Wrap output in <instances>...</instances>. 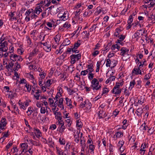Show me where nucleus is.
<instances>
[{"label": "nucleus", "mask_w": 155, "mask_h": 155, "mask_svg": "<svg viewBox=\"0 0 155 155\" xmlns=\"http://www.w3.org/2000/svg\"><path fill=\"white\" fill-rule=\"evenodd\" d=\"M91 84V87L93 88L94 91L98 90L101 87V85H99V82L95 78H94L92 81Z\"/></svg>", "instance_id": "1"}, {"label": "nucleus", "mask_w": 155, "mask_h": 155, "mask_svg": "<svg viewBox=\"0 0 155 155\" xmlns=\"http://www.w3.org/2000/svg\"><path fill=\"white\" fill-rule=\"evenodd\" d=\"M8 49L7 41L0 40V50L5 52Z\"/></svg>", "instance_id": "2"}, {"label": "nucleus", "mask_w": 155, "mask_h": 155, "mask_svg": "<svg viewBox=\"0 0 155 155\" xmlns=\"http://www.w3.org/2000/svg\"><path fill=\"white\" fill-rule=\"evenodd\" d=\"M70 58L71 59V63L74 64L75 62L76 61H78L81 58V54H72L70 56Z\"/></svg>", "instance_id": "3"}, {"label": "nucleus", "mask_w": 155, "mask_h": 155, "mask_svg": "<svg viewBox=\"0 0 155 155\" xmlns=\"http://www.w3.org/2000/svg\"><path fill=\"white\" fill-rule=\"evenodd\" d=\"M10 59L11 60L13 61H22L23 59L19 55H17L16 54H11L10 56Z\"/></svg>", "instance_id": "4"}, {"label": "nucleus", "mask_w": 155, "mask_h": 155, "mask_svg": "<svg viewBox=\"0 0 155 155\" xmlns=\"http://www.w3.org/2000/svg\"><path fill=\"white\" fill-rule=\"evenodd\" d=\"M7 124V121L5 118L2 117L1 123H0V129L2 130H4L5 129L4 127L6 126Z\"/></svg>", "instance_id": "5"}, {"label": "nucleus", "mask_w": 155, "mask_h": 155, "mask_svg": "<svg viewBox=\"0 0 155 155\" xmlns=\"http://www.w3.org/2000/svg\"><path fill=\"white\" fill-rule=\"evenodd\" d=\"M121 91V90L119 89V85H115L114 87L113 88V90L112 91V92L113 94H119Z\"/></svg>", "instance_id": "6"}, {"label": "nucleus", "mask_w": 155, "mask_h": 155, "mask_svg": "<svg viewBox=\"0 0 155 155\" xmlns=\"http://www.w3.org/2000/svg\"><path fill=\"white\" fill-rule=\"evenodd\" d=\"M121 54H122L121 55L122 56H124L125 55H127L128 56L127 58H130V57L129 56V55L128 54L129 50L123 47L121 49Z\"/></svg>", "instance_id": "7"}, {"label": "nucleus", "mask_w": 155, "mask_h": 155, "mask_svg": "<svg viewBox=\"0 0 155 155\" xmlns=\"http://www.w3.org/2000/svg\"><path fill=\"white\" fill-rule=\"evenodd\" d=\"M42 6L40 5L37 6L35 8L34 10H33L34 12L37 15H39L41 12L42 11Z\"/></svg>", "instance_id": "8"}, {"label": "nucleus", "mask_w": 155, "mask_h": 155, "mask_svg": "<svg viewBox=\"0 0 155 155\" xmlns=\"http://www.w3.org/2000/svg\"><path fill=\"white\" fill-rule=\"evenodd\" d=\"M87 105H89V106L88 108V109H90L91 108V103L89 101H88L87 102L86 101H85L84 103H81L80 105V107L82 108L86 106H87Z\"/></svg>", "instance_id": "9"}, {"label": "nucleus", "mask_w": 155, "mask_h": 155, "mask_svg": "<svg viewBox=\"0 0 155 155\" xmlns=\"http://www.w3.org/2000/svg\"><path fill=\"white\" fill-rule=\"evenodd\" d=\"M132 73L133 75H141L142 74L140 68H134L132 71Z\"/></svg>", "instance_id": "10"}, {"label": "nucleus", "mask_w": 155, "mask_h": 155, "mask_svg": "<svg viewBox=\"0 0 155 155\" xmlns=\"http://www.w3.org/2000/svg\"><path fill=\"white\" fill-rule=\"evenodd\" d=\"M105 112L104 111H103L102 110H100L99 111L97 114V115L99 119L105 117L106 116V115H105Z\"/></svg>", "instance_id": "11"}, {"label": "nucleus", "mask_w": 155, "mask_h": 155, "mask_svg": "<svg viewBox=\"0 0 155 155\" xmlns=\"http://www.w3.org/2000/svg\"><path fill=\"white\" fill-rule=\"evenodd\" d=\"M33 131L37 137L39 138L41 136V133L39 129L34 128Z\"/></svg>", "instance_id": "12"}, {"label": "nucleus", "mask_w": 155, "mask_h": 155, "mask_svg": "<svg viewBox=\"0 0 155 155\" xmlns=\"http://www.w3.org/2000/svg\"><path fill=\"white\" fill-rule=\"evenodd\" d=\"M71 43L70 41L68 38H65L61 45L62 46H66L69 45Z\"/></svg>", "instance_id": "13"}, {"label": "nucleus", "mask_w": 155, "mask_h": 155, "mask_svg": "<svg viewBox=\"0 0 155 155\" xmlns=\"http://www.w3.org/2000/svg\"><path fill=\"white\" fill-rule=\"evenodd\" d=\"M77 134H75L74 136V137L75 139L74 141L77 143H78L79 141V135L80 133V132L77 131Z\"/></svg>", "instance_id": "14"}, {"label": "nucleus", "mask_w": 155, "mask_h": 155, "mask_svg": "<svg viewBox=\"0 0 155 155\" xmlns=\"http://www.w3.org/2000/svg\"><path fill=\"white\" fill-rule=\"evenodd\" d=\"M136 82L134 80H133L130 82V86L129 87V89L131 90L134 87V85L135 84Z\"/></svg>", "instance_id": "15"}, {"label": "nucleus", "mask_w": 155, "mask_h": 155, "mask_svg": "<svg viewBox=\"0 0 155 155\" xmlns=\"http://www.w3.org/2000/svg\"><path fill=\"white\" fill-rule=\"evenodd\" d=\"M65 14H64L62 16H61L59 18H60V19L59 20H57V21H59L60 20L63 21H65L68 18V17L65 16Z\"/></svg>", "instance_id": "16"}, {"label": "nucleus", "mask_w": 155, "mask_h": 155, "mask_svg": "<svg viewBox=\"0 0 155 155\" xmlns=\"http://www.w3.org/2000/svg\"><path fill=\"white\" fill-rule=\"evenodd\" d=\"M80 40H78V41L76 43H75L74 45V46L72 47V48L74 49H77V48L80 46Z\"/></svg>", "instance_id": "17"}, {"label": "nucleus", "mask_w": 155, "mask_h": 155, "mask_svg": "<svg viewBox=\"0 0 155 155\" xmlns=\"http://www.w3.org/2000/svg\"><path fill=\"white\" fill-rule=\"evenodd\" d=\"M65 100L67 105L70 107L71 108V107H72V105L71 104V100L68 97L66 98Z\"/></svg>", "instance_id": "18"}, {"label": "nucleus", "mask_w": 155, "mask_h": 155, "mask_svg": "<svg viewBox=\"0 0 155 155\" xmlns=\"http://www.w3.org/2000/svg\"><path fill=\"white\" fill-rule=\"evenodd\" d=\"M51 45L48 44L44 48V49L47 52H49L51 51Z\"/></svg>", "instance_id": "19"}, {"label": "nucleus", "mask_w": 155, "mask_h": 155, "mask_svg": "<svg viewBox=\"0 0 155 155\" xmlns=\"http://www.w3.org/2000/svg\"><path fill=\"white\" fill-rule=\"evenodd\" d=\"M65 128V127L64 125H62L59 126L58 128V130L60 133H62L64 131Z\"/></svg>", "instance_id": "20"}, {"label": "nucleus", "mask_w": 155, "mask_h": 155, "mask_svg": "<svg viewBox=\"0 0 155 155\" xmlns=\"http://www.w3.org/2000/svg\"><path fill=\"white\" fill-rule=\"evenodd\" d=\"M15 67L13 68V70L15 71H17L18 70V69L20 68H21L20 65L18 64V63L17 62H16L15 63Z\"/></svg>", "instance_id": "21"}, {"label": "nucleus", "mask_w": 155, "mask_h": 155, "mask_svg": "<svg viewBox=\"0 0 155 155\" xmlns=\"http://www.w3.org/2000/svg\"><path fill=\"white\" fill-rule=\"evenodd\" d=\"M60 36L58 34L56 35L54 37V39L57 43H58L60 41Z\"/></svg>", "instance_id": "22"}, {"label": "nucleus", "mask_w": 155, "mask_h": 155, "mask_svg": "<svg viewBox=\"0 0 155 155\" xmlns=\"http://www.w3.org/2000/svg\"><path fill=\"white\" fill-rule=\"evenodd\" d=\"M89 148L91 151V153H92L93 154L94 153V151L95 149L94 145H93V144L90 145H89Z\"/></svg>", "instance_id": "23"}, {"label": "nucleus", "mask_w": 155, "mask_h": 155, "mask_svg": "<svg viewBox=\"0 0 155 155\" xmlns=\"http://www.w3.org/2000/svg\"><path fill=\"white\" fill-rule=\"evenodd\" d=\"M114 136L117 138H120L123 136V134L121 132H117L115 134Z\"/></svg>", "instance_id": "24"}, {"label": "nucleus", "mask_w": 155, "mask_h": 155, "mask_svg": "<svg viewBox=\"0 0 155 155\" xmlns=\"http://www.w3.org/2000/svg\"><path fill=\"white\" fill-rule=\"evenodd\" d=\"M147 3H149L150 2L149 4L150 5V7H153L155 5V0H147Z\"/></svg>", "instance_id": "25"}, {"label": "nucleus", "mask_w": 155, "mask_h": 155, "mask_svg": "<svg viewBox=\"0 0 155 155\" xmlns=\"http://www.w3.org/2000/svg\"><path fill=\"white\" fill-rule=\"evenodd\" d=\"M30 17L31 19H36L38 17V15L34 12H33L31 14Z\"/></svg>", "instance_id": "26"}, {"label": "nucleus", "mask_w": 155, "mask_h": 155, "mask_svg": "<svg viewBox=\"0 0 155 155\" xmlns=\"http://www.w3.org/2000/svg\"><path fill=\"white\" fill-rule=\"evenodd\" d=\"M80 143L82 146V148L83 149L85 148L86 147V144H85V140H82V139H80Z\"/></svg>", "instance_id": "27"}, {"label": "nucleus", "mask_w": 155, "mask_h": 155, "mask_svg": "<svg viewBox=\"0 0 155 155\" xmlns=\"http://www.w3.org/2000/svg\"><path fill=\"white\" fill-rule=\"evenodd\" d=\"M93 66V65H91V64L88 65L87 68L88 69L89 71L90 72L89 73H91L92 72L94 71V70L92 68Z\"/></svg>", "instance_id": "28"}, {"label": "nucleus", "mask_w": 155, "mask_h": 155, "mask_svg": "<svg viewBox=\"0 0 155 155\" xmlns=\"http://www.w3.org/2000/svg\"><path fill=\"white\" fill-rule=\"evenodd\" d=\"M14 65V64L12 63V61L10 62L9 64L8 65H7L6 66V68L8 69L12 68Z\"/></svg>", "instance_id": "29"}, {"label": "nucleus", "mask_w": 155, "mask_h": 155, "mask_svg": "<svg viewBox=\"0 0 155 155\" xmlns=\"http://www.w3.org/2000/svg\"><path fill=\"white\" fill-rule=\"evenodd\" d=\"M144 102V97L143 96H141L140 99H139L138 101V102L137 103H138L139 104H142V103Z\"/></svg>", "instance_id": "30"}, {"label": "nucleus", "mask_w": 155, "mask_h": 155, "mask_svg": "<svg viewBox=\"0 0 155 155\" xmlns=\"http://www.w3.org/2000/svg\"><path fill=\"white\" fill-rule=\"evenodd\" d=\"M33 9H28L25 13V15L26 16H29V15H31V14L33 12Z\"/></svg>", "instance_id": "31"}, {"label": "nucleus", "mask_w": 155, "mask_h": 155, "mask_svg": "<svg viewBox=\"0 0 155 155\" xmlns=\"http://www.w3.org/2000/svg\"><path fill=\"white\" fill-rule=\"evenodd\" d=\"M82 124L81 121L79 120H78L76 122V126L80 128H81L82 127Z\"/></svg>", "instance_id": "32"}, {"label": "nucleus", "mask_w": 155, "mask_h": 155, "mask_svg": "<svg viewBox=\"0 0 155 155\" xmlns=\"http://www.w3.org/2000/svg\"><path fill=\"white\" fill-rule=\"evenodd\" d=\"M51 81L50 80H47L45 84V85L46 87H48L51 84Z\"/></svg>", "instance_id": "33"}, {"label": "nucleus", "mask_w": 155, "mask_h": 155, "mask_svg": "<svg viewBox=\"0 0 155 155\" xmlns=\"http://www.w3.org/2000/svg\"><path fill=\"white\" fill-rule=\"evenodd\" d=\"M133 20V18L132 15H130L127 21L128 24H131Z\"/></svg>", "instance_id": "34"}, {"label": "nucleus", "mask_w": 155, "mask_h": 155, "mask_svg": "<svg viewBox=\"0 0 155 155\" xmlns=\"http://www.w3.org/2000/svg\"><path fill=\"white\" fill-rule=\"evenodd\" d=\"M16 96V93H12L11 94H9L8 95V97L10 98L11 100L14 98Z\"/></svg>", "instance_id": "35"}, {"label": "nucleus", "mask_w": 155, "mask_h": 155, "mask_svg": "<svg viewBox=\"0 0 155 155\" xmlns=\"http://www.w3.org/2000/svg\"><path fill=\"white\" fill-rule=\"evenodd\" d=\"M32 144L34 146H39L41 145V143L39 142L33 141Z\"/></svg>", "instance_id": "36"}, {"label": "nucleus", "mask_w": 155, "mask_h": 155, "mask_svg": "<svg viewBox=\"0 0 155 155\" xmlns=\"http://www.w3.org/2000/svg\"><path fill=\"white\" fill-rule=\"evenodd\" d=\"M154 150V148H153L152 147H151L150 148L149 151V152L148 155H153V152H152V151H153Z\"/></svg>", "instance_id": "37"}, {"label": "nucleus", "mask_w": 155, "mask_h": 155, "mask_svg": "<svg viewBox=\"0 0 155 155\" xmlns=\"http://www.w3.org/2000/svg\"><path fill=\"white\" fill-rule=\"evenodd\" d=\"M34 111V109L32 107H28V110L27 111V113H28V112H30V115H31L32 113Z\"/></svg>", "instance_id": "38"}, {"label": "nucleus", "mask_w": 155, "mask_h": 155, "mask_svg": "<svg viewBox=\"0 0 155 155\" xmlns=\"http://www.w3.org/2000/svg\"><path fill=\"white\" fill-rule=\"evenodd\" d=\"M25 87L27 89V91L28 92H30L31 91V86L27 83L25 85Z\"/></svg>", "instance_id": "39"}, {"label": "nucleus", "mask_w": 155, "mask_h": 155, "mask_svg": "<svg viewBox=\"0 0 155 155\" xmlns=\"http://www.w3.org/2000/svg\"><path fill=\"white\" fill-rule=\"evenodd\" d=\"M111 63V61L109 58L107 59L106 65L107 67H110V64Z\"/></svg>", "instance_id": "40"}, {"label": "nucleus", "mask_w": 155, "mask_h": 155, "mask_svg": "<svg viewBox=\"0 0 155 155\" xmlns=\"http://www.w3.org/2000/svg\"><path fill=\"white\" fill-rule=\"evenodd\" d=\"M150 76L151 75L149 73L145 76L144 79L145 80H147L150 78Z\"/></svg>", "instance_id": "41"}, {"label": "nucleus", "mask_w": 155, "mask_h": 155, "mask_svg": "<svg viewBox=\"0 0 155 155\" xmlns=\"http://www.w3.org/2000/svg\"><path fill=\"white\" fill-rule=\"evenodd\" d=\"M94 77V74L92 73H89L88 74V78L90 80L92 79Z\"/></svg>", "instance_id": "42"}, {"label": "nucleus", "mask_w": 155, "mask_h": 155, "mask_svg": "<svg viewBox=\"0 0 155 155\" xmlns=\"http://www.w3.org/2000/svg\"><path fill=\"white\" fill-rule=\"evenodd\" d=\"M20 101H19L18 102V104L19 105V106L20 108H22L24 110H25L26 108L25 107V105L24 106V105L22 103H20L19 102Z\"/></svg>", "instance_id": "43"}, {"label": "nucleus", "mask_w": 155, "mask_h": 155, "mask_svg": "<svg viewBox=\"0 0 155 155\" xmlns=\"http://www.w3.org/2000/svg\"><path fill=\"white\" fill-rule=\"evenodd\" d=\"M59 141L61 144L64 145L65 144L64 140L63 138H60Z\"/></svg>", "instance_id": "44"}, {"label": "nucleus", "mask_w": 155, "mask_h": 155, "mask_svg": "<svg viewBox=\"0 0 155 155\" xmlns=\"http://www.w3.org/2000/svg\"><path fill=\"white\" fill-rule=\"evenodd\" d=\"M109 91V90L107 88H104L103 90V93L102 94H105L108 92Z\"/></svg>", "instance_id": "45"}, {"label": "nucleus", "mask_w": 155, "mask_h": 155, "mask_svg": "<svg viewBox=\"0 0 155 155\" xmlns=\"http://www.w3.org/2000/svg\"><path fill=\"white\" fill-rule=\"evenodd\" d=\"M37 52V50L36 48H35L33 51L30 53V55L34 56L35 54Z\"/></svg>", "instance_id": "46"}, {"label": "nucleus", "mask_w": 155, "mask_h": 155, "mask_svg": "<svg viewBox=\"0 0 155 155\" xmlns=\"http://www.w3.org/2000/svg\"><path fill=\"white\" fill-rule=\"evenodd\" d=\"M56 149L57 153L59 154V155L63 153V152L62 150H61L60 149H59L58 148H56Z\"/></svg>", "instance_id": "47"}, {"label": "nucleus", "mask_w": 155, "mask_h": 155, "mask_svg": "<svg viewBox=\"0 0 155 155\" xmlns=\"http://www.w3.org/2000/svg\"><path fill=\"white\" fill-rule=\"evenodd\" d=\"M65 87L67 88L68 91L70 92V95L72 94L74 92V91L73 90H71L69 88L67 87Z\"/></svg>", "instance_id": "48"}, {"label": "nucleus", "mask_w": 155, "mask_h": 155, "mask_svg": "<svg viewBox=\"0 0 155 155\" xmlns=\"http://www.w3.org/2000/svg\"><path fill=\"white\" fill-rule=\"evenodd\" d=\"M140 34L139 32H136L135 33L134 35L132 36V38H136Z\"/></svg>", "instance_id": "49"}, {"label": "nucleus", "mask_w": 155, "mask_h": 155, "mask_svg": "<svg viewBox=\"0 0 155 155\" xmlns=\"http://www.w3.org/2000/svg\"><path fill=\"white\" fill-rule=\"evenodd\" d=\"M12 145V143L10 142H9L7 145L6 146V149L8 150L10 147Z\"/></svg>", "instance_id": "50"}, {"label": "nucleus", "mask_w": 155, "mask_h": 155, "mask_svg": "<svg viewBox=\"0 0 155 155\" xmlns=\"http://www.w3.org/2000/svg\"><path fill=\"white\" fill-rule=\"evenodd\" d=\"M46 112L45 108L43 107H41L40 109V112L41 114H45Z\"/></svg>", "instance_id": "51"}, {"label": "nucleus", "mask_w": 155, "mask_h": 155, "mask_svg": "<svg viewBox=\"0 0 155 155\" xmlns=\"http://www.w3.org/2000/svg\"><path fill=\"white\" fill-rule=\"evenodd\" d=\"M118 38L120 39V40H121V41H123L125 39V37L124 36L122 35H119L118 36Z\"/></svg>", "instance_id": "52"}, {"label": "nucleus", "mask_w": 155, "mask_h": 155, "mask_svg": "<svg viewBox=\"0 0 155 155\" xmlns=\"http://www.w3.org/2000/svg\"><path fill=\"white\" fill-rule=\"evenodd\" d=\"M124 143V141L123 140H122L121 141H120L119 142V144H120L121 145V146L120 147V149H121V147L123 146V145Z\"/></svg>", "instance_id": "53"}, {"label": "nucleus", "mask_w": 155, "mask_h": 155, "mask_svg": "<svg viewBox=\"0 0 155 155\" xmlns=\"http://www.w3.org/2000/svg\"><path fill=\"white\" fill-rule=\"evenodd\" d=\"M70 26V25L68 24L67 22H66L63 25V27L64 28H68Z\"/></svg>", "instance_id": "54"}, {"label": "nucleus", "mask_w": 155, "mask_h": 155, "mask_svg": "<svg viewBox=\"0 0 155 155\" xmlns=\"http://www.w3.org/2000/svg\"><path fill=\"white\" fill-rule=\"evenodd\" d=\"M99 53V51L96 50L94 51L92 55L94 56H95L98 54Z\"/></svg>", "instance_id": "55"}, {"label": "nucleus", "mask_w": 155, "mask_h": 155, "mask_svg": "<svg viewBox=\"0 0 155 155\" xmlns=\"http://www.w3.org/2000/svg\"><path fill=\"white\" fill-rule=\"evenodd\" d=\"M144 17H143L142 16H138V19L140 21H141V23H142V22H143V20L144 19Z\"/></svg>", "instance_id": "56"}, {"label": "nucleus", "mask_w": 155, "mask_h": 155, "mask_svg": "<svg viewBox=\"0 0 155 155\" xmlns=\"http://www.w3.org/2000/svg\"><path fill=\"white\" fill-rule=\"evenodd\" d=\"M141 128H142L143 130H145L147 129V128H148L147 126H146L144 124H142L141 127Z\"/></svg>", "instance_id": "57"}, {"label": "nucleus", "mask_w": 155, "mask_h": 155, "mask_svg": "<svg viewBox=\"0 0 155 155\" xmlns=\"http://www.w3.org/2000/svg\"><path fill=\"white\" fill-rule=\"evenodd\" d=\"M36 105L38 107L41 108V107H43L42 106L43 105V104H41L38 102H37Z\"/></svg>", "instance_id": "58"}, {"label": "nucleus", "mask_w": 155, "mask_h": 155, "mask_svg": "<svg viewBox=\"0 0 155 155\" xmlns=\"http://www.w3.org/2000/svg\"><path fill=\"white\" fill-rule=\"evenodd\" d=\"M115 78V77L114 76H110L108 79L110 80V81H112L114 80Z\"/></svg>", "instance_id": "59"}, {"label": "nucleus", "mask_w": 155, "mask_h": 155, "mask_svg": "<svg viewBox=\"0 0 155 155\" xmlns=\"http://www.w3.org/2000/svg\"><path fill=\"white\" fill-rule=\"evenodd\" d=\"M58 122L59 126H60L61 125H62V124H63V125H64V122L63 120L58 121Z\"/></svg>", "instance_id": "60"}, {"label": "nucleus", "mask_w": 155, "mask_h": 155, "mask_svg": "<svg viewBox=\"0 0 155 155\" xmlns=\"http://www.w3.org/2000/svg\"><path fill=\"white\" fill-rule=\"evenodd\" d=\"M49 102L50 103V105H52L54 103V101L51 98H49L48 99Z\"/></svg>", "instance_id": "61"}, {"label": "nucleus", "mask_w": 155, "mask_h": 155, "mask_svg": "<svg viewBox=\"0 0 155 155\" xmlns=\"http://www.w3.org/2000/svg\"><path fill=\"white\" fill-rule=\"evenodd\" d=\"M87 72L86 70L82 71L81 73V75H83L84 76L85 75L87 74Z\"/></svg>", "instance_id": "62"}, {"label": "nucleus", "mask_w": 155, "mask_h": 155, "mask_svg": "<svg viewBox=\"0 0 155 155\" xmlns=\"http://www.w3.org/2000/svg\"><path fill=\"white\" fill-rule=\"evenodd\" d=\"M28 147V146L26 143H22L21 145V147L22 148H23V147L25 148Z\"/></svg>", "instance_id": "63"}, {"label": "nucleus", "mask_w": 155, "mask_h": 155, "mask_svg": "<svg viewBox=\"0 0 155 155\" xmlns=\"http://www.w3.org/2000/svg\"><path fill=\"white\" fill-rule=\"evenodd\" d=\"M79 52V51H78V50H77V49H74L73 48H72V53H78Z\"/></svg>", "instance_id": "64"}]
</instances>
